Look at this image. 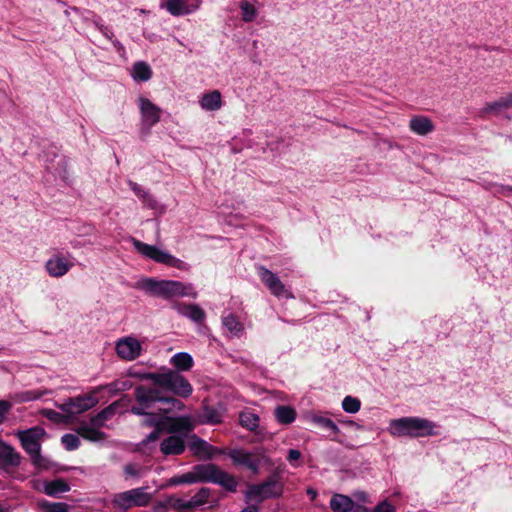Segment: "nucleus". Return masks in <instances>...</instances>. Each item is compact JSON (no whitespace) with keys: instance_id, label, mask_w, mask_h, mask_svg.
I'll list each match as a JSON object with an SVG mask.
<instances>
[{"instance_id":"nucleus-1","label":"nucleus","mask_w":512,"mask_h":512,"mask_svg":"<svg viewBox=\"0 0 512 512\" xmlns=\"http://www.w3.org/2000/svg\"><path fill=\"white\" fill-rule=\"evenodd\" d=\"M130 378L151 382L135 387L136 404L130 408V413L143 416L141 423L147 427L164 426L168 420L166 414L185 409V404L177 397L186 399L193 393L185 376L166 367L159 372H141L130 367Z\"/></svg>"},{"instance_id":"nucleus-2","label":"nucleus","mask_w":512,"mask_h":512,"mask_svg":"<svg viewBox=\"0 0 512 512\" xmlns=\"http://www.w3.org/2000/svg\"><path fill=\"white\" fill-rule=\"evenodd\" d=\"M437 427L427 418L409 416L392 419L388 431L394 437L422 438L438 435Z\"/></svg>"},{"instance_id":"nucleus-3","label":"nucleus","mask_w":512,"mask_h":512,"mask_svg":"<svg viewBox=\"0 0 512 512\" xmlns=\"http://www.w3.org/2000/svg\"><path fill=\"white\" fill-rule=\"evenodd\" d=\"M192 471L196 483L217 484L228 492H236L237 490L238 482L236 478L214 463L194 465Z\"/></svg>"},{"instance_id":"nucleus-4","label":"nucleus","mask_w":512,"mask_h":512,"mask_svg":"<svg viewBox=\"0 0 512 512\" xmlns=\"http://www.w3.org/2000/svg\"><path fill=\"white\" fill-rule=\"evenodd\" d=\"M135 287L147 294L163 299H169L175 296H190L188 292L190 287L185 286L182 282L174 280H156L154 278H141Z\"/></svg>"},{"instance_id":"nucleus-5","label":"nucleus","mask_w":512,"mask_h":512,"mask_svg":"<svg viewBox=\"0 0 512 512\" xmlns=\"http://www.w3.org/2000/svg\"><path fill=\"white\" fill-rule=\"evenodd\" d=\"M45 435V429L40 426L20 430L16 434L22 448L30 456L33 465L39 468H47L49 462V460L41 454V440Z\"/></svg>"},{"instance_id":"nucleus-6","label":"nucleus","mask_w":512,"mask_h":512,"mask_svg":"<svg viewBox=\"0 0 512 512\" xmlns=\"http://www.w3.org/2000/svg\"><path fill=\"white\" fill-rule=\"evenodd\" d=\"M283 489L280 472L275 471L262 483L249 485L245 491V501L250 502L255 499L260 503L266 499H276L282 496Z\"/></svg>"},{"instance_id":"nucleus-7","label":"nucleus","mask_w":512,"mask_h":512,"mask_svg":"<svg viewBox=\"0 0 512 512\" xmlns=\"http://www.w3.org/2000/svg\"><path fill=\"white\" fill-rule=\"evenodd\" d=\"M255 267L260 280L272 295L277 298H294L292 292L285 287L277 274L273 273L262 265H256Z\"/></svg>"},{"instance_id":"nucleus-8","label":"nucleus","mask_w":512,"mask_h":512,"mask_svg":"<svg viewBox=\"0 0 512 512\" xmlns=\"http://www.w3.org/2000/svg\"><path fill=\"white\" fill-rule=\"evenodd\" d=\"M255 456L249 451L243 449H231L227 452V456L232 460L236 466H243L250 470L254 475L259 474L261 461L268 462V458L262 454L257 453Z\"/></svg>"},{"instance_id":"nucleus-9","label":"nucleus","mask_w":512,"mask_h":512,"mask_svg":"<svg viewBox=\"0 0 512 512\" xmlns=\"http://www.w3.org/2000/svg\"><path fill=\"white\" fill-rule=\"evenodd\" d=\"M98 404V399L93 394H84L76 397H69L56 406L68 415L83 413Z\"/></svg>"},{"instance_id":"nucleus-10","label":"nucleus","mask_w":512,"mask_h":512,"mask_svg":"<svg viewBox=\"0 0 512 512\" xmlns=\"http://www.w3.org/2000/svg\"><path fill=\"white\" fill-rule=\"evenodd\" d=\"M138 106L141 114L142 133L149 134L150 129L160 120L161 109L148 98L140 96Z\"/></svg>"},{"instance_id":"nucleus-11","label":"nucleus","mask_w":512,"mask_h":512,"mask_svg":"<svg viewBox=\"0 0 512 512\" xmlns=\"http://www.w3.org/2000/svg\"><path fill=\"white\" fill-rule=\"evenodd\" d=\"M201 2V0H162L160 6L172 16H185L197 11Z\"/></svg>"},{"instance_id":"nucleus-12","label":"nucleus","mask_w":512,"mask_h":512,"mask_svg":"<svg viewBox=\"0 0 512 512\" xmlns=\"http://www.w3.org/2000/svg\"><path fill=\"white\" fill-rule=\"evenodd\" d=\"M166 418L164 423L165 432L172 435H181L184 438L193 431L194 425L191 422L189 416H170L166 414Z\"/></svg>"},{"instance_id":"nucleus-13","label":"nucleus","mask_w":512,"mask_h":512,"mask_svg":"<svg viewBox=\"0 0 512 512\" xmlns=\"http://www.w3.org/2000/svg\"><path fill=\"white\" fill-rule=\"evenodd\" d=\"M333 512H366V507L355 503L352 498L343 494H334L330 499Z\"/></svg>"},{"instance_id":"nucleus-14","label":"nucleus","mask_w":512,"mask_h":512,"mask_svg":"<svg viewBox=\"0 0 512 512\" xmlns=\"http://www.w3.org/2000/svg\"><path fill=\"white\" fill-rule=\"evenodd\" d=\"M186 449L185 438L181 435H170L160 443V451L165 456L181 455Z\"/></svg>"},{"instance_id":"nucleus-15","label":"nucleus","mask_w":512,"mask_h":512,"mask_svg":"<svg viewBox=\"0 0 512 512\" xmlns=\"http://www.w3.org/2000/svg\"><path fill=\"white\" fill-rule=\"evenodd\" d=\"M21 458L20 453L12 445L0 439V466L2 468L18 467Z\"/></svg>"},{"instance_id":"nucleus-16","label":"nucleus","mask_w":512,"mask_h":512,"mask_svg":"<svg viewBox=\"0 0 512 512\" xmlns=\"http://www.w3.org/2000/svg\"><path fill=\"white\" fill-rule=\"evenodd\" d=\"M123 402L124 399L111 403L110 405L102 409L100 412H98L96 415L91 417V423L96 426H103L105 421L111 419L117 413H125L127 409L122 404Z\"/></svg>"},{"instance_id":"nucleus-17","label":"nucleus","mask_w":512,"mask_h":512,"mask_svg":"<svg viewBox=\"0 0 512 512\" xmlns=\"http://www.w3.org/2000/svg\"><path fill=\"white\" fill-rule=\"evenodd\" d=\"M173 308L182 316L201 324L206 319L205 311L197 304L176 303Z\"/></svg>"},{"instance_id":"nucleus-18","label":"nucleus","mask_w":512,"mask_h":512,"mask_svg":"<svg viewBox=\"0 0 512 512\" xmlns=\"http://www.w3.org/2000/svg\"><path fill=\"white\" fill-rule=\"evenodd\" d=\"M223 408L221 405H203L198 420L201 424L216 425L222 422Z\"/></svg>"},{"instance_id":"nucleus-19","label":"nucleus","mask_w":512,"mask_h":512,"mask_svg":"<svg viewBox=\"0 0 512 512\" xmlns=\"http://www.w3.org/2000/svg\"><path fill=\"white\" fill-rule=\"evenodd\" d=\"M74 265L71 258H49L45 264L48 274L52 277L65 275Z\"/></svg>"},{"instance_id":"nucleus-20","label":"nucleus","mask_w":512,"mask_h":512,"mask_svg":"<svg viewBox=\"0 0 512 512\" xmlns=\"http://www.w3.org/2000/svg\"><path fill=\"white\" fill-rule=\"evenodd\" d=\"M309 419L313 425L327 431L332 440H337L340 429L332 419L320 414H312Z\"/></svg>"},{"instance_id":"nucleus-21","label":"nucleus","mask_w":512,"mask_h":512,"mask_svg":"<svg viewBox=\"0 0 512 512\" xmlns=\"http://www.w3.org/2000/svg\"><path fill=\"white\" fill-rule=\"evenodd\" d=\"M101 427L102 426L93 425L91 422H83L79 425L77 432L86 440L100 442L106 437V434L100 430Z\"/></svg>"},{"instance_id":"nucleus-22","label":"nucleus","mask_w":512,"mask_h":512,"mask_svg":"<svg viewBox=\"0 0 512 512\" xmlns=\"http://www.w3.org/2000/svg\"><path fill=\"white\" fill-rule=\"evenodd\" d=\"M410 129L421 136L431 133L434 129L432 121L425 116H413L409 122Z\"/></svg>"},{"instance_id":"nucleus-23","label":"nucleus","mask_w":512,"mask_h":512,"mask_svg":"<svg viewBox=\"0 0 512 512\" xmlns=\"http://www.w3.org/2000/svg\"><path fill=\"white\" fill-rule=\"evenodd\" d=\"M153 71L145 61H137L133 64L130 76L135 82H147L152 78Z\"/></svg>"},{"instance_id":"nucleus-24","label":"nucleus","mask_w":512,"mask_h":512,"mask_svg":"<svg viewBox=\"0 0 512 512\" xmlns=\"http://www.w3.org/2000/svg\"><path fill=\"white\" fill-rule=\"evenodd\" d=\"M199 102L203 110L217 111L222 107L221 93L218 90L204 93Z\"/></svg>"},{"instance_id":"nucleus-25","label":"nucleus","mask_w":512,"mask_h":512,"mask_svg":"<svg viewBox=\"0 0 512 512\" xmlns=\"http://www.w3.org/2000/svg\"><path fill=\"white\" fill-rule=\"evenodd\" d=\"M70 485L62 478L47 481L44 484V493L50 497L58 498L62 493L70 491Z\"/></svg>"},{"instance_id":"nucleus-26","label":"nucleus","mask_w":512,"mask_h":512,"mask_svg":"<svg viewBox=\"0 0 512 512\" xmlns=\"http://www.w3.org/2000/svg\"><path fill=\"white\" fill-rule=\"evenodd\" d=\"M170 363L175 368L174 371L182 375L181 371H189L194 364L193 357L187 352H178L172 356Z\"/></svg>"},{"instance_id":"nucleus-27","label":"nucleus","mask_w":512,"mask_h":512,"mask_svg":"<svg viewBox=\"0 0 512 512\" xmlns=\"http://www.w3.org/2000/svg\"><path fill=\"white\" fill-rule=\"evenodd\" d=\"M130 189L135 193V195L141 200L143 205L150 209H156L158 206V202L154 199V197L150 194L148 190L143 188L141 185L137 183H133L130 181Z\"/></svg>"},{"instance_id":"nucleus-28","label":"nucleus","mask_w":512,"mask_h":512,"mask_svg":"<svg viewBox=\"0 0 512 512\" xmlns=\"http://www.w3.org/2000/svg\"><path fill=\"white\" fill-rule=\"evenodd\" d=\"M512 107V93L502 97L496 101L489 102L486 104L484 111L486 113H492L495 115L501 114L503 111Z\"/></svg>"},{"instance_id":"nucleus-29","label":"nucleus","mask_w":512,"mask_h":512,"mask_svg":"<svg viewBox=\"0 0 512 512\" xmlns=\"http://www.w3.org/2000/svg\"><path fill=\"white\" fill-rule=\"evenodd\" d=\"M130 242L134 245V247L136 248V251L138 253H140L142 256H161V257L172 256L171 254H169L167 252H163V251L159 250L154 245L144 244L141 241L134 239L132 237H130Z\"/></svg>"},{"instance_id":"nucleus-30","label":"nucleus","mask_w":512,"mask_h":512,"mask_svg":"<svg viewBox=\"0 0 512 512\" xmlns=\"http://www.w3.org/2000/svg\"><path fill=\"white\" fill-rule=\"evenodd\" d=\"M276 420L283 425L291 424L296 419V411L287 405H278L274 410Z\"/></svg>"},{"instance_id":"nucleus-31","label":"nucleus","mask_w":512,"mask_h":512,"mask_svg":"<svg viewBox=\"0 0 512 512\" xmlns=\"http://www.w3.org/2000/svg\"><path fill=\"white\" fill-rule=\"evenodd\" d=\"M187 445L192 454L198 458H203L207 452V448L209 447V443L206 440L198 437L196 434H193L189 437V442Z\"/></svg>"},{"instance_id":"nucleus-32","label":"nucleus","mask_w":512,"mask_h":512,"mask_svg":"<svg viewBox=\"0 0 512 512\" xmlns=\"http://www.w3.org/2000/svg\"><path fill=\"white\" fill-rule=\"evenodd\" d=\"M151 494L146 491L145 487L130 489V507L145 506L149 503Z\"/></svg>"},{"instance_id":"nucleus-33","label":"nucleus","mask_w":512,"mask_h":512,"mask_svg":"<svg viewBox=\"0 0 512 512\" xmlns=\"http://www.w3.org/2000/svg\"><path fill=\"white\" fill-rule=\"evenodd\" d=\"M259 421L258 415L250 411L242 412L239 415L240 425L249 431H255L259 426Z\"/></svg>"},{"instance_id":"nucleus-34","label":"nucleus","mask_w":512,"mask_h":512,"mask_svg":"<svg viewBox=\"0 0 512 512\" xmlns=\"http://www.w3.org/2000/svg\"><path fill=\"white\" fill-rule=\"evenodd\" d=\"M223 326L234 335H239L244 327L239 319L232 313L222 317Z\"/></svg>"},{"instance_id":"nucleus-35","label":"nucleus","mask_w":512,"mask_h":512,"mask_svg":"<svg viewBox=\"0 0 512 512\" xmlns=\"http://www.w3.org/2000/svg\"><path fill=\"white\" fill-rule=\"evenodd\" d=\"M168 506L177 510L178 512H190L194 507L191 504V500H184L174 496H170L167 499Z\"/></svg>"},{"instance_id":"nucleus-36","label":"nucleus","mask_w":512,"mask_h":512,"mask_svg":"<svg viewBox=\"0 0 512 512\" xmlns=\"http://www.w3.org/2000/svg\"><path fill=\"white\" fill-rule=\"evenodd\" d=\"M240 9H241L242 20L244 22H252L255 20V18L257 16V10L253 4H251L247 1H242L240 3Z\"/></svg>"},{"instance_id":"nucleus-37","label":"nucleus","mask_w":512,"mask_h":512,"mask_svg":"<svg viewBox=\"0 0 512 512\" xmlns=\"http://www.w3.org/2000/svg\"><path fill=\"white\" fill-rule=\"evenodd\" d=\"M361 408V401L353 396H346L342 401V409L346 413L355 414Z\"/></svg>"},{"instance_id":"nucleus-38","label":"nucleus","mask_w":512,"mask_h":512,"mask_svg":"<svg viewBox=\"0 0 512 512\" xmlns=\"http://www.w3.org/2000/svg\"><path fill=\"white\" fill-rule=\"evenodd\" d=\"M61 443L67 451H75L80 446V439L75 434L66 433L61 437Z\"/></svg>"},{"instance_id":"nucleus-39","label":"nucleus","mask_w":512,"mask_h":512,"mask_svg":"<svg viewBox=\"0 0 512 512\" xmlns=\"http://www.w3.org/2000/svg\"><path fill=\"white\" fill-rule=\"evenodd\" d=\"M40 506L42 509L48 512H68L69 505L64 502H49L47 500H43L40 502Z\"/></svg>"},{"instance_id":"nucleus-40","label":"nucleus","mask_w":512,"mask_h":512,"mask_svg":"<svg viewBox=\"0 0 512 512\" xmlns=\"http://www.w3.org/2000/svg\"><path fill=\"white\" fill-rule=\"evenodd\" d=\"M210 496V489L202 487L199 491L190 499L193 507H198L205 504Z\"/></svg>"},{"instance_id":"nucleus-41","label":"nucleus","mask_w":512,"mask_h":512,"mask_svg":"<svg viewBox=\"0 0 512 512\" xmlns=\"http://www.w3.org/2000/svg\"><path fill=\"white\" fill-rule=\"evenodd\" d=\"M157 262L163 263L169 267L177 268L180 270H188L189 265L181 258H153Z\"/></svg>"},{"instance_id":"nucleus-42","label":"nucleus","mask_w":512,"mask_h":512,"mask_svg":"<svg viewBox=\"0 0 512 512\" xmlns=\"http://www.w3.org/2000/svg\"><path fill=\"white\" fill-rule=\"evenodd\" d=\"M113 503L115 508L119 510L118 512H126L128 510V491L116 494Z\"/></svg>"},{"instance_id":"nucleus-43","label":"nucleus","mask_w":512,"mask_h":512,"mask_svg":"<svg viewBox=\"0 0 512 512\" xmlns=\"http://www.w3.org/2000/svg\"><path fill=\"white\" fill-rule=\"evenodd\" d=\"M116 352L124 360H128V336H123L117 341Z\"/></svg>"},{"instance_id":"nucleus-44","label":"nucleus","mask_w":512,"mask_h":512,"mask_svg":"<svg viewBox=\"0 0 512 512\" xmlns=\"http://www.w3.org/2000/svg\"><path fill=\"white\" fill-rule=\"evenodd\" d=\"M170 483L173 485L177 484H194L196 483L195 477L193 475V471L191 470L188 473H185L180 476H175L170 480Z\"/></svg>"},{"instance_id":"nucleus-45","label":"nucleus","mask_w":512,"mask_h":512,"mask_svg":"<svg viewBox=\"0 0 512 512\" xmlns=\"http://www.w3.org/2000/svg\"><path fill=\"white\" fill-rule=\"evenodd\" d=\"M142 345L136 338L130 336V361L141 355Z\"/></svg>"},{"instance_id":"nucleus-46","label":"nucleus","mask_w":512,"mask_h":512,"mask_svg":"<svg viewBox=\"0 0 512 512\" xmlns=\"http://www.w3.org/2000/svg\"><path fill=\"white\" fill-rule=\"evenodd\" d=\"M41 414L48 420L55 422V423H61V422H64V420H65V417L61 413H59L55 410H52V409H43L41 411Z\"/></svg>"},{"instance_id":"nucleus-47","label":"nucleus","mask_w":512,"mask_h":512,"mask_svg":"<svg viewBox=\"0 0 512 512\" xmlns=\"http://www.w3.org/2000/svg\"><path fill=\"white\" fill-rule=\"evenodd\" d=\"M227 452L228 451H226L223 448H218V447H215V446L209 444V447L207 448V452L205 453L203 459L211 460V459L215 458L217 455H223V454L227 455Z\"/></svg>"},{"instance_id":"nucleus-48","label":"nucleus","mask_w":512,"mask_h":512,"mask_svg":"<svg viewBox=\"0 0 512 512\" xmlns=\"http://www.w3.org/2000/svg\"><path fill=\"white\" fill-rule=\"evenodd\" d=\"M366 512H394V506L387 500L378 503L373 510L366 507Z\"/></svg>"},{"instance_id":"nucleus-49","label":"nucleus","mask_w":512,"mask_h":512,"mask_svg":"<svg viewBox=\"0 0 512 512\" xmlns=\"http://www.w3.org/2000/svg\"><path fill=\"white\" fill-rule=\"evenodd\" d=\"M12 409V403L8 400H0V424H3Z\"/></svg>"},{"instance_id":"nucleus-50","label":"nucleus","mask_w":512,"mask_h":512,"mask_svg":"<svg viewBox=\"0 0 512 512\" xmlns=\"http://www.w3.org/2000/svg\"><path fill=\"white\" fill-rule=\"evenodd\" d=\"M163 427H164V426L154 428V430H153V431H151V432L146 436V438H145V439H143L142 444H143V445H146V444H148V443H150V442H155V441H157V440L159 439V437H160V434H161L162 432H165V429H164Z\"/></svg>"},{"instance_id":"nucleus-51","label":"nucleus","mask_w":512,"mask_h":512,"mask_svg":"<svg viewBox=\"0 0 512 512\" xmlns=\"http://www.w3.org/2000/svg\"><path fill=\"white\" fill-rule=\"evenodd\" d=\"M127 386V381H115L107 385L108 392L110 394H116L121 391H125Z\"/></svg>"},{"instance_id":"nucleus-52","label":"nucleus","mask_w":512,"mask_h":512,"mask_svg":"<svg viewBox=\"0 0 512 512\" xmlns=\"http://www.w3.org/2000/svg\"><path fill=\"white\" fill-rule=\"evenodd\" d=\"M96 26L98 27L99 31L102 33L103 36H105L108 39H111L113 36V33L111 29L108 26H105L102 23H99L98 21L95 22Z\"/></svg>"},{"instance_id":"nucleus-53","label":"nucleus","mask_w":512,"mask_h":512,"mask_svg":"<svg viewBox=\"0 0 512 512\" xmlns=\"http://www.w3.org/2000/svg\"><path fill=\"white\" fill-rule=\"evenodd\" d=\"M301 457V452L297 449H290L288 451L287 460L290 463H293L294 461H297Z\"/></svg>"},{"instance_id":"nucleus-54","label":"nucleus","mask_w":512,"mask_h":512,"mask_svg":"<svg viewBox=\"0 0 512 512\" xmlns=\"http://www.w3.org/2000/svg\"><path fill=\"white\" fill-rule=\"evenodd\" d=\"M168 503L166 502H159L156 505L152 507V509L149 512H168Z\"/></svg>"},{"instance_id":"nucleus-55","label":"nucleus","mask_w":512,"mask_h":512,"mask_svg":"<svg viewBox=\"0 0 512 512\" xmlns=\"http://www.w3.org/2000/svg\"><path fill=\"white\" fill-rule=\"evenodd\" d=\"M238 218H239V215L237 213L236 214L230 213V215L228 216V219H227L228 225L238 226V223H237Z\"/></svg>"},{"instance_id":"nucleus-56","label":"nucleus","mask_w":512,"mask_h":512,"mask_svg":"<svg viewBox=\"0 0 512 512\" xmlns=\"http://www.w3.org/2000/svg\"><path fill=\"white\" fill-rule=\"evenodd\" d=\"M240 512H259V507L257 505H250L243 508Z\"/></svg>"},{"instance_id":"nucleus-57","label":"nucleus","mask_w":512,"mask_h":512,"mask_svg":"<svg viewBox=\"0 0 512 512\" xmlns=\"http://www.w3.org/2000/svg\"><path fill=\"white\" fill-rule=\"evenodd\" d=\"M217 241L220 242L222 245H228L229 240L226 238H217Z\"/></svg>"},{"instance_id":"nucleus-58","label":"nucleus","mask_w":512,"mask_h":512,"mask_svg":"<svg viewBox=\"0 0 512 512\" xmlns=\"http://www.w3.org/2000/svg\"><path fill=\"white\" fill-rule=\"evenodd\" d=\"M307 494H308V495H311V497H312V498H315V497H316V495H317L316 491H315V490H313V489H308V490H307Z\"/></svg>"},{"instance_id":"nucleus-59","label":"nucleus","mask_w":512,"mask_h":512,"mask_svg":"<svg viewBox=\"0 0 512 512\" xmlns=\"http://www.w3.org/2000/svg\"><path fill=\"white\" fill-rule=\"evenodd\" d=\"M92 229L93 228L91 227V225L84 226V232L83 233L84 234H88V233H90L92 231Z\"/></svg>"},{"instance_id":"nucleus-60","label":"nucleus","mask_w":512,"mask_h":512,"mask_svg":"<svg viewBox=\"0 0 512 512\" xmlns=\"http://www.w3.org/2000/svg\"><path fill=\"white\" fill-rule=\"evenodd\" d=\"M123 473L126 477H128V464L123 465Z\"/></svg>"},{"instance_id":"nucleus-61","label":"nucleus","mask_w":512,"mask_h":512,"mask_svg":"<svg viewBox=\"0 0 512 512\" xmlns=\"http://www.w3.org/2000/svg\"><path fill=\"white\" fill-rule=\"evenodd\" d=\"M344 423L350 426H356V423L353 420H347Z\"/></svg>"},{"instance_id":"nucleus-62","label":"nucleus","mask_w":512,"mask_h":512,"mask_svg":"<svg viewBox=\"0 0 512 512\" xmlns=\"http://www.w3.org/2000/svg\"><path fill=\"white\" fill-rule=\"evenodd\" d=\"M0 512H9L6 508L0 506Z\"/></svg>"},{"instance_id":"nucleus-63","label":"nucleus","mask_w":512,"mask_h":512,"mask_svg":"<svg viewBox=\"0 0 512 512\" xmlns=\"http://www.w3.org/2000/svg\"><path fill=\"white\" fill-rule=\"evenodd\" d=\"M129 473H130V475L134 474V472H133L131 467H130Z\"/></svg>"}]
</instances>
